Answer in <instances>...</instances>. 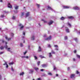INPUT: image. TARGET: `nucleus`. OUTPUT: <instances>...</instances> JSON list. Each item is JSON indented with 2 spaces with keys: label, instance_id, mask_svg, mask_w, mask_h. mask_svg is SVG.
<instances>
[{
  "label": "nucleus",
  "instance_id": "774afa93",
  "mask_svg": "<svg viewBox=\"0 0 80 80\" xmlns=\"http://www.w3.org/2000/svg\"><path fill=\"white\" fill-rule=\"evenodd\" d=\"M28 49H30V46H28Z\"/></svg>",
  "mask_w": 80,
  "mask_h": 80
},
{
  "label": "nucleus",
  "instance_id": "bb28decb",
  "mask_svg": "<svg viewBox=\"0 0 80 80\" xmlns=\"http://www.w3.org/2000/svg\"><path fill=\"white\" fill-rule=\"evenodd\" d=\"M64 19H65V18L64 17H62L61 18V20H64Z\"/></svg>",
  "mask_w": 80,
  "mask_h": 80
},
{
  "label": "nucleus",
  "instance_id": "4be33fe9",
  "mask_svg": "<svg viewBox=\"0 0 80 80\" xmlns=\"http://www.w3.org/2000/svg\"><path fill=\"white\" fill-rule=\"evenodd\" d=\"M76 56H77V58H80V55H79L78 54H77Z\"/></svg>",
  "mask_w": 80,
  "mask_h": 80
},
{
  "label": "nucleus",
  "instance_id": "13d9d810",
  "mask_svg": "<svg viewBox=\"0 0 80 80\" xmlns=\"http://www.w3.org/2000/svg\"><path fill=\"white\" fill-rule=\"evenodd\" d=\"M27 53V52H25L24 53V55H25Z\"/></svg>",
  "mask_w": 80,
  "mask_h": 80
},
{
  "label": "nucleus",
  "instance_id": "473e14b6",
  "mask_svg": "<svg viewBox=\"0 0 80 80\" xmlns=\"http://www.w3.org/2000/svg\"><path fill=\"white\" fill-rule=\"evenodd\" d=\"M30 72H31V73H32V72H33V69L30 70Z\"/></svg>",
  "mask_w": 80,
  "mask_h": 80
},
{
  "label": "nucleus",
  "instance_id": "79ce46f5",
  "mask_svg": "<svg viewBox=\"0 0 80 80\" xmlns=\"http://www.w3.org/2000/svg\"><path fill=\"white\" fill-rule=\"evenodd\" d=\"M11 70H12V72L14 71V70L13 69V68L12 67L11 68Z\"/></svg>",
  "mask_w": 80,
  "mask_h": 80
},
{
  "label": "nucleus",
  "instance_id": "49530a36",
  "mask_svg": "<svg viewBox=\"0 0 80 80\" xmlns=\"http://www.w3.org/2000/svg\"><path fill=\"white\" fill-rule=\"evenodd\" d=\"M25 58L27 59H28V56H25Z\"/></svg>",
  "mask_w": 80,
  "mask_h": 80
},
{
  "label": "nucleus",
  "instance_id": "5701e85b",
  "mask_svg": "<svg viewBox=\"0 0 80 80\" xmlns=\"http://www.w3.org/2000/svg\"><path fill=\"white\" fill-rule=\"evenodd\" d=\"M34 69H35V70L37 71V70H38V68H34Z\"/></svg>",
  "mask_w": 80,
  "mask_h": 80
},
{
  "label": "nucleus",
  "instance_id": "a19ab883",
  "mask_svg": "<svg viewBox=\"0 0 80 80\" xmlns=\"http://www.w3.org/2000/svg\"><path fill=\"white\" fill-rule=\"evenodd\" d=\"M34 57L35 60H37V57L36 56H34Z\"/></svg>",
  "mask_w": 80,
  "mask_h": 80
},
{
  "label": "nucleus",
  "instance_id": "c9c22d12",
  "mask_svg": "<svg viewBox=\"0 0 80 80\" xmlns=\"http://www.w3.org/2000/svg\"><path fill=\"white\" fill-rule=\"evenodd\" d=\"M39 57L40 58H44V57L43 56H42V55L40 56Z\"/></svg>",
  "mask_w": 80,
  "mask_h": 80
},
{
  "label": "nucleus",
  "instance_id": "3c124183",
  "mask_svg": "<svg viewBox=\"0 0 80 80\" xmlns=\"http://www.w3.org/2000/svg\"><path fill=\"white\" fill-rule=\"evenodd\" d=\"M54 47H58V45H54Z\"/></svg>",
  "mask_w": 80,
  "mask_h": 80
},
{
  "label": "nucleus",
  "instance_id": "c85d7f7f",
  "mask_svg": "<svg viewBox=\"0 0 80 80\" xmlns=\"http://www.w3.org/2000/svg\"><path fill=\"white\" fill-rule=\"evenodd\" d=\"M42 21H43L44 23H47V21L44 20L43 19L42 20Z\"/></svg>",
  "mask_w": 80,
  "mask_h": 80
},
{
  "label": "nucleus",
  "instance_id": "4468645a",
  "mask_svg": "<svg viewBox=\"0 0 80 80\" xmlns=\"http://www.w3.org/2000/svg\"><path fill=\"white\" fill-rule=\"evenodd\" d=\"M41 50H42V49H41V48L39 46V48L38 49V52H41Z\"/></svg>",
  "mask_w": 80,
  "mask_h": 80
},
{
  "label": "nucleus",
  "instance_id": "423d86ee",
  "mask_svg": "<svg viewBox=\"0 0 80 80\" xmlns=\"http://www.w3.org/2000/svg\"><path fill=\"white\" fill-rule=\"evenodd\" d=\"M63 8H66L67 9H68V8H71V7L70 6L68 7V6H63Z\"/></svg>",
  "mask_w": 80,
  "mask_h": 80
},
{
  "label": "nucleus",
  "instance_id": "338daca9",
  "mask_svg": "<svg viewBox=\"0 0 80 80\" xmlns=\"http://www.w3.org/2000/svg\"><path fill=\"white\" fill-rule=\"evenodd\" d=\"M6 11H3V13H6Z\"/></svg>",
  "mask_w": 80,
  "mask_h": 80
},
{
  "label": "nucleus",
  "instance_id": "e2e57ef3",
  "mask_svg": "<svg viewBox=\"0 0 80 80\" xmlns=\"http://www.w3.org/2000/svg\"><path fill=\"white\" fill-rule=\"evenodd\" d=\"M22 58H25V56H22Z\"/></svg>",
  "mask_w": 80,
  "mask_h": 80
},
{
  "label": "nucleus",
  "instance_id": "58836bf2",
  "mask_svg": "<svg viewBox=\"0 0 80 80\" xmlns=\"http://www.w3.org/2000/svg\"><path fill=\"white\" fill-rule=\"evenodd\" d=\"M20 47H23V44H22V43H21L20 44Z\"/></svg>",
  "mask_w": 80,
  "mask_h": 80
},
{
  "label": "nucleus",
  "instance_id": "052dcab7",
  "mask_svg": "<svg viewBox=\"0 0 80 80\" xmlns=\"http://www.w3.org/2000/svg\"><path fill=\"white\" fill-rule=\"evenodd\" d=\"M15 13H18V11H14Z\"/></svg>",
  "mask_w": 80,
  "mask_h": 80
},
{
  "label": "nucleus",
  "instance_id": "dca6fc26",
  "mask_svg": "<svg viewBox=\"0 0 80 80\" xmlns=\"http://www.w3.org/2000/svg\"><path fill=\"white\" fill-rule=\"evenodd\" d=\"M74 76H75V74H71L70 76L71 78H73L74 77Z\"/></svg>",
  "mask_w": 80,
  "mask_h": 80
},
{
  "label": "nucleus",
  "instance_id": "c756f323",
  "mask_svg": "<svg viewBox=\"0 0 80 80\" xmlns=\"http://www.w3.org/2000/svg\"><path fill=\"white\" fill-rule=\"evenodd\" d=\"M51 52L52 53H53V54H55V52L53 50H52Z\"/></svg>",
  "mask_w": 80,
  "mask_h": 80
},
{
  "label": "nucleus",
  "instance_id": "cd10ccee",
  "mask_svg": "<svg viewBox=\"0 0 80 80\" xmlns=\"http://www.w3.org/2000/svg\"><path fill=\"white\" fill-rule=\"evenodd\" d=\"M56 69H57V68H56V67H55V66H54L53 70H56Z\"/></svg>",
  "mask_w": 80,
  "mask_h": 80
},
{
  "label": "nucleus",
  "instance_id": "f257e3e1",
  "mask_svg": "<svg viewBox=\"0 0 80 80\" xmlns=\"http://www.w3.org/2000/svg\"><path fill=\"white\" fill-rule=\"evenodd\" d=\"M19 26V27H21L20 28V30H23V27H24V26H23V25H22V24L21 23H19L18 24Z\"/></svg>",
  "mask_w": 80,
  "mask_h": 80
},
{
  "label": "nucleus",
  "instance_id": "7c9ffc66",
  "mask_svg": "<svg viewBox=\"0 0 80 80\" xmlns=\"http://www.w3.org/2000/svg\"><path fill=\"white\" fill-rule=\"evenodd\" d=\"M1 18H3V17H5V16L3 15H2L1 16Z\"/></svg>",
  "mask_w": 80,
  "mask_h": 80
},
{
  "label": "nucleus",
  "instance_id": "0eeeda50",
  "mask_svg": "<svg viewBox=\"0 0 80 80\" xmlns=\"http://www.w3.org/2000/svg\"><path fill=\"white\" fill-rule=\"evenodd\" d=\"M48 9H49V10H51L52 11H53V9L51 7H49V6H48Z\"/></svg>",
  "mask_w": 80,
  "mask_h": 80
},
{
  "label": "nucleus",
  "instance_id": "c03bdc74",
  "mask_svg": "<svg viewBox=\"0 0 80 80\" xmlns=\"http://www.w3.org/2000/svg\"><path fill=\"white\" fill-rule=\"evenodd\" d=\"M23 15H24V13L22 12L21 14L22 17V16H23Z\"/></svg>",
  "mask_w": 80,
  "mask_h": 80
},
{
  "label": "nucleus",
  "instance_id": "a211bd4d",
  "mask_svg": "<svg viewBox=\"0 0 80 80\" xmlns=\"http://www.w3.org/2000/svg\"><path fill=\"white\" fill-rule=\"evenodd\" d=\"M23 75H24V72H21L20 73V75L23 76Z\"/></svg>",
  "mask_w": 80,
  "mask_h": 80
},
{
  "label": "nucleus",
  "instance_id": "a878e982",
  "mask_svg": "<svg viewBox=\"0 0 80 80\" xmlns=\"http://www.w3.org/2000/svg\"><path fill=\"white\" fill-rule=\"evenodd\" d=\"M18 8V6H17L15 7V9L16 10H17Z\"/></svg>",
  "mask_w": 80,
  "mask_h": 80
},
{
  "label": "nucleus",
  "instance_id": "a18cd8bd",
  "mask_svg": "<svg viewBox=\"0 0 80 80\" xmlns=\"http://www.w3.org/2000/svg\"><path fill=\"white\" fill-rule=\"evenodd\" d=\"M48 47H49V48H50V47H51V46L50 45L48 44Z\"/></svg>",
  "mask_w": 80,
  "mask_h": 80
},
{
  "label": "nucleus",
  "instance_id": "0e129e2a",
  "mask_svg": "<svg viewBox=\"0 0 80 80\" xmlns=\"http://www.w3.org/2000/svg\"><path fill=\"white\" fill-rule=\"evenodd\" d=\"M56 77H58V74H56Z\"/></svg>",
  "mask_w": 80,
  "mask_h": 80
},
{
  "label": "nucleus",
  "instance_id": "603ef678",
  "mask_svg": "<svg viewBox=\"0 0 80 80\" xmlns=\"http://www.w3.org/2000/svg\"><path fill=\"white\" fill-rule=\"evenodd\" d=\"M3 52H0V54H3Z\"/></svg>",
  "mask_w": 80,
  "mask_h": 80
},
{
  "label": "nucleus",
  "instance_id": "2eb2a0df",
  "mask_svg": "<svg viewBox=\"0 0 80 80\" xmlns=\"http://www.w3.org/2000/svg\"><path fill=\"white\" fill-rule=\"evenodd\" d=\"M42 67H47V65L46 64H43L42 65Z\"/></svg>",
  "mask_w": 80,
  "mask_h": 80
},
{
  "label": "nucleus",
  "instance_id": "09e8293b",
  "mask_svg": "<svg viewBox=\"0 0 80 80\" xmlns=\"http://www.w3.org/2000/svg\"><path fill=\"white\" fill-rule=\"evenodd\" d=\"M37 80H41V78H38L37 79Z\"/></svg>",
  "mask_w": 80,
  "mask_h": 80
},
{
  "label": "nucleus",
  "instance_id": "9d476101",
  "mask_svg": "<svg viewBox=\"0 0 80 80\" xmlns=\"http://www.w3.org/2000/svg\"><path fill=\"white\" fill-rule=\"evenodd\" d=\"M3 65H6V68H8V65L7 63V62H6L5 63L3 64Z\"/></svg>",
  "mask_w": 80,
  "mask_h": 80
},
{
  "label": "nucleus",
  "instance_id": "1a4fd4ad",
  "mask_svg": "<svg viewBox=\"0 0 80 80\" xmlns=\"http://www.w3.org/2000/svg\"><path fill=\"white\" fill-rule=\"evenodd\" d=\"M8 8H12V5L10 4V3H8Z\"/></svg>",
  "mask_w": 80,
  "mask_h": 80
},
{
  "label": "nucleus",
  "instance_id": "864d4df0",
  "mask_svg": "<svg viewBox=\"0 0 80 80\" xmlns=\"http://www.w3.org/2000/svg\"><path fill=\"white\" fill-rule=\"evenodd\" d=\"M23 35H25V32H23L22 33Z\"/></svg>",
  "mask_w": 80,
  "mask_h": 80
},
{
  "label": "nucleus",
  "instance_id": "f704fd0d",
  "mask_svg": "<svg viewBox=\"0 0 80 80\" xmlns=\"http://www.w3.org/2000/svg\"><path fill=\"white\" fill-rule=\"evenodd\" d=\"M68 39V38L67 36H65L64 37V39L65 40H67Z\"/></svg>",
  "mask_w": 80,
  "mask_h": 80
},
{
  "label": "nucleus",
  "instance_id": "de8ad7c7",
  "mask_svg": "<svg viewBox=\"0 0 80 80\" xmlns=\"http://www.w3.org/2000/svg\"><path fill=\"white\" fill-rule=\"evenodd\" d=\"M44 70V69H41L40 70V71H41V72H43Z\"/></svg>",
  "mask_w": 80,
  "mask_h": 80
},
{
  "label": "nucleus",
  "instance_id": "ddd939ff",
  "mask_svg": "<svg viewBox=\"0 0 80 80\" xmlns=\"http://www.w3.org/2000/svg\"><path fill=\"white\" fill-rule=\"evenodd\" d=\"M49 57L50 58H51V57H52V53H51V52H50L49 53Z\"/></svg>",
  "mask_w": 80,
  "mask_h": 80
},
{
  "label": "nucleus",
  "instance_id": "9b49d317",
  "mask_svg": "<svg viewBox=\"0 0 80 80\" xmlns=\"http://www.w3.org/2000/svg\"><path fill=\"white\" fill-rule=\"evenodd\" d=\"M5 38L6 40H8V41H9V40H11V38H8V37L7 36H5Z\"/></svg>",
  "mask_w": 80,
  "mask_h": 80
},
{
  "label": "nucleus",
  "instance_id": "393cba45",
  "mask_svg": "<svg viewBox=\"0 0 80 80\" xmlns=\"http://www.w3.org/2000/svg\"><path fill=\"white\" fill-rule=\"evenodd\" d=\"M2 43H4V42H5L6 43V45H7V42H5L4 40H2Z\"/></svg>",
  "mask_w": 80,
  "mask_h": 80
},
{
  "label": "nucleus",
  "instance_id": "2f4dec72",
  "mask_svg": "<svg viewBox=\"0 0 80 80\" xmlns=\"http://www.w3.org/2000/svg\"><path fill=\"white\" fill-rule=\"evenodd\" d=\"M12 18L13 20H15V17L14 16H12Z\"/></svg>",
  "mask_w": 80,
  "mask_h": 80
},
{
  "label": "nucleus",
  "instance_id": "ea45409f",
  "mask_svg": "<svg viewBox=\"0 0 80 80\" xmlns=\"http://www.w3.org/2000/svg\"><path fill=\"white\" fill-rule=\"evenodd\" d=\"M40 61L38 62L37 63V64L38 66H39V65H40Z\"/></svg>",
  "mask_w": 80,
  "mask_h": 80
},
{
  "label": "nucleus",
  "instance_id": "f3484780",
  "mask_svg": "<svg viewBox=\"0 0 80 80\" xmlns=\"http://www.w3.org/2000/svg\"><path fill=\"white\" fill-rule=\"evenodd\" d=\"M31 39L32 40H34L35 39V36H32L31 37Z\"/></svg>",
  "mask_w": 80,
  "mask_h": 80
},
{
  "label": "nucleus",
  "instance_id": "69168bd1",
  "mask_svg": "<svg viewBox=\"0 0 80 80\" xmlns=\"http://www.w3.org/2000/svg\"><path fill=\"white\" fill-rule=\"evenodd\" d=\"M78 34L79 35H80V32H78Z\"/></svg>",
  "mask_w": 80,
  "mask_h": 80
},
{
  "label": "nucleus",
  "instance_id": "4d7b16f0",
  "mask_svg": "<svg viewBox=\"0 0 80 80\" xmlns=\"http://www.w3.org/2000/svg\"><path fill=\"white\" fill-rule=\"evenodd\" d=\"M73 61H75V58H73Z\"/></svg>",
  "mask_w": 80,
  "mask_h": 80
},
{
  "label": "nucleus",
  "instance_id": "6ab92c4d",
  "mask_svg": "<svg viewBox=\"0 0 80 80\" xmlns=\"http://www.w3.org/2000/svg\"><path fill=\"white\" fill-rule=\"evenodd\" d=\"M67 25H68L69 27H72V25H71V24H70V23L68 22L67 23Z\"/></svg>",
  "mask_w": 80,
  "mask_h": 80
},
{
  "label": "nucleus",
  "instance_id": "aec40b11",
  "mask_svg": "<svg viewBox=\"0 0 80 80\" xmlns=\"http://www.w3.org/2000/svg\"><path fill=\"white\" fill-rule=\"evenodd\" d=\"M68 18L69 19H73V17L72 16H71V17H68Z\"/></svg>",
  "mask_w": 80,
  "mask_h": 80
},
{
  "label": "nucleus",
  "instance_id": "680f3d73",
  "mask_svg": "<svg viewBox=\"0 0 80 80\" xmlns=\"http://www.w3.org/2000/svg\"><path fill=\"white\" fill-rule=\"evenodd\" d=\"M55 50H56L58 51V48H56L55 49Z\"/></svg>",
  "mask_w": 80,
  "mask_h": 80
},
{
  "label": "nucleus",
  "instance_id": "6e6d98bb",
  "mask_svg": "<svg viewBox=\"0 0 80 80\" xmlns=\"http://www.w3.org/2000/svg\"><path fill=\"white\" fill-rule=\"evenodd\" d=\"M68 69V70H70V68H69V67H68L67 68Z\"/></svg>",
  "mask_w": 80,
  "mask_h": 80
},
{
  "label": "nucleus",
  "instance_id": "f03ea898",
  "mask_svg": "<svg viewBox=\"0 0 80 80\" xmlns=\"http://www.w3.org/2000/svg\"><path fill=\"white\" fill-rule=\"evenodd\" d=\"M5 48L6 49L7 51L8 52H10V50H11V48H8V46L6 45V46H5Z\"/></svg>",
  "mask_w": 80,
  "mask_h": 80
},
{
  "label": "nucleus",
  "instance_id": "bf43d9fd",
  "mask_svg": "<svg viewBox=\"0 0 80 80\" xmlns=\"http://www.w3.org/2000/svg\"><path fill=\"white\" fill-rule=\"evenodd\" d=\"M74 53H76V52H77V51L76 50H75L74 51Z\"/></svg>",
  "mask_w": 80,
  "mask_h": 80
},
{
  "label": "nucleus",
  "instance_id": "37998d69",
  "mask_svg": "<svg viewBox=\"0 0 80 80\" xmlns=\"http://www.w3.org/2000/svg\"><path fill=\"white\" fill-rule=\"evenodd\" d=\"M48 75H52V74L51 73H48Z\"/></svg>",
  "mask_w": 80,
  "mask_h": 80
},
{
  "label": "nucleus",
  "instance_id": "412c9836",
  "mask_svg": "<svg viewBox=\"0 0 80 80\" xmlns=\"http://www.w3.org/2000/svg\"><path fill=\"white\" fill-rule=\"evenodd\" d=\"M74 40H75V42H77L78 41V39H77V38H74Z\"/></svg>",
  "mask_w": 80,
  "mask_h": 80
},
{
  "label": "nucleus",
  "instance_id": "72a5a7b5",
  "mask_svg": "<svg viewBox=\"0 0 80 80\" xmlns=\"http://www.w3.org/2000/svg\"><path fill=\"white\" fill-rule=\"evenodd\" d=\"M3 48V46H2L0 48V49L1 50H3V48Z\"/></svg>",
  "mask_w": 80,
  "mask_h": 80
},
{
  "label": "nucleus",
  "instance_id": "39448f33",
  "mask_svg": "<svg viewBox=\"0 0 80 80\" xmlns=\"http://www.w3.org/2000/svg\"><path fill=\"white\" fill-rule=\"evenodd\" d=\"M73 9H74V10H79L80 8L77 6H75L73 7Z\"/></svg>",
  "mask_w": 80,
  "mask_h": 80
},
{
  "label": "nucleus",
  "instance_id": "f8f14e48",
  "mask_svg": "<svg viewBox=\"0 0 80 80\" xmlns=\"http://www.w3.org/2000/svg\"><path fill=\"white\" fill-rule=\"evenodd\" d=\"M30 15V12H28L26 15V17H28V16H29Z\"/></svg>",
  "mask_w": 80,
  "mask_h": 80
},
{
  "label": "nucleus",
  "instance_id": "b1692460",
  "mask_svg": "<svg viewBox=\"0 0 80 80\" xmlns=\"http://www.w3.org/2000/svg\"><path fill=\"white\" fill-rule=\"evenodd\" d=\"M13 63H14L13 62H10L9 63V65H13Z\"/></svg>",
  "mask_w": 80,
  "mask_h": 80
},
{
  "label": "nucleus",
  "instance_id": "4c0bfd02",
  "mask_svg": "<svg viewBox=\"0 0 80 80\" xmlns=\"http://www.w3.org/2000/svg\"><path fill=\"white\" fill-rule=\"evenodd\" d=\"M11 35L12 37H13V33H11Z\"/></svg>",
  "mask_w": 80,
  "mask_h": 80
},
{
  "label": "nucleus",
  "instance_id": "5fc2aeb1",
  "mask_svg": "<svg viewBox=\"0 0 80 80\" xmlns=\"http://www.w3.org/2000/svg\"><path fill=\"white\" fill-rule=\"evenodd\" d=\"M76 72L77 74H78V73H79V72H78V71H76Z\"/></svg>",
  "mask_w": 80,
  "mask_h": 80
},
{
  "label": "nucleus",
  "instance_id": "6e6552de",
  "mask_svg": "<svg viewBox=\"0 0 80 80\" xmlns=\"http://www.w3.org/2000/svg\"><path fill=\"white\" fill-rule=\"evenodd\" d=\"M65 30L66 32H67L68 33L69 32V29H68V28L67 27L65 28Z\"/></svg>",
  "mask_w": 80,
  "mask_h": 80
},
{
  "label": "nucleus",
  "instance_id": "8fccbe9b",
  "mask_svg": "<svg viewBox=\"0 0 80 80\" xmlns=\"http://www.w3.org/2000/svg\"><path fill=\"white\" fill-rule=\"evenodd\" d=\"M43 37H47V34H44Z\"/></svg>",
  "mask_w": 80,
  "mask_h": 80
},
{
  "label": "nucleus",
  "instance_id": "7ed1b4c3",
  "mask_svg": "<svg viewBox=\"0 0 80 80\" xmlns=\"http://www.w3.org/2000/svg\"><path fill=\"white\" fill-rule=\"evenodd\" d=\"M52 39V37L51 36H50L48 37L47 38H45V40H51V39Z\"/></svg>",
  "mask_w": 80,
  "mask_h": 80
},
{
  "label": "nucleus",
  "instance_id": "e433bc0d",
  "mask_svg": "<svg viewBox=\"0 0 80 80\" xmlns=\"http://www.w3.org/2000/svg\"><path fill=\"white\" fill-rule=\"evenodd\" d=\"M36 5H37V6L38 7V8H39V7H40V5L38 4H37Z\"/></svg>",
  "mask_w": 80,
  "mask_h": 80
},
{
  "label": "nucleus",
  "instance_id": "20e7f679",
  "mask_svg": "<svg viewBox=\"0 0 80 80\" xmlns=\"http://www.w3.org/2000/svg\"><path fill=\"white\" fill-rule=\"evenodd\" d=\"M53 23V21L51 20L48 22V24L49 25H52Z\"/></svg>",
  "mask_w": 80,
  "mask_h": 80
}]
</instances>
